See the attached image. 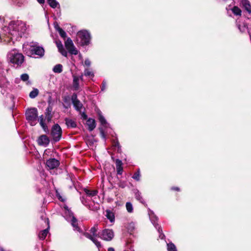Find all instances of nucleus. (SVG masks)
Returning a JSON list of instances; mask_svg holds the SVG:
<instances>
[{"label":"nucleus","mask_w":251,"mask_h":251,"mask_svg":"<svg viewBox=\"0 0 251 251\" xmlns=\"http://www.w3.org/2000/svg\"><path fill=\"white\" fill-rule=\"evenodd\" d=\"M98 230V225H95L90 229V233L84 232L83 235L88 239L91 240L94 244L99 249L101 247V243L98 240L97 237H99V234H97Z\"/></svg>","instance_id":"nucleus-3"},{"label":"nucleus","mask_w":251,"mask_h":251,"mask_svg":"<svg viewBox=\"0 0 251 251\" xmlns=\"http://www.w3.org/2000/svg\"><path fill=\"white\" fill-rule=\"evenodd\" d=\"M108 251H115V250L112 247H110L108 249Z\"/></svg>","instance_id":"nucleus-47"},{"label":"nucleus","mask_w":251,"mask_h":251,"mask_svg":"<svg viewBox=\"0 0 251 251\" xmlns=\"http://www.w3.org/2000/svg\"><path fill=\"white\" fill-rule=\"evenodd\" d=\"M8 57L10 62L17 66H21L24 61V55L22 53L16 52L15 51L10 52L8 55Z\"/></svg>","instance_id":"nucleus-5"},{"label":"nucleus","mask_w":251,"mask_h":251,"mask_svg":"<svg viewBox=\"0 0 251 251\" xmlns=\"http://www.w3.org/2000/svg\"><path fill=\"white\" fill-rule=\"evenodd\" d=\"M45 120L46 119H44V117L43 115L40 116L39 118L40 125L45 130H46V128H47V126H46V124L45 123Z\"/></svg>","instance_id":"nucleus-29"},{"label":"nucleus","mask_w":251,"mask_h":251,"mask_svg":"<svg viewBox=\"0 0 251 251\" xmlns=\"http://www.w3.org/2000/svg\"><path fill=\"white\" fill-rule=\"evenodd\" d=\"M26 119L32 126H35L37 123L38 111L36 108L28 109L25 112Z\"/></svg>","instance_id":"nucleus-4"},{"label":"nucleus","mask_w":251,"mask_h":251,"mask_svg":"<svg viewBox=\"0 0 251 251\" xmlns=\"http://www.w3.org/2000/svg\"><path fill=\"white\" fill-rule=\"evenodd\" d=\"M86 125L88 130L91 131L96 127V121L93 119L89 118L86 121Z\"/></svg>","instance_id":"nucleus-13"},{"label":"nucleus","mask_w":251,"mask_h":251,"mask_svg":"<svg viewBox=\"0 0 251 251\" xmlns=\"http://www.w3.org/2000/svg\"><path fill=\"white\" fill-rule=\"evenodd\" d=\"M71 224L72 226L74 227L75 230L79 231L80 228L77 225V221L76 219L74 217H73L71 219Z\"/></svg>","instance_id":"nucleus-23"},{"label":"nucleus","mask_w":251,"mask_h":251,"mask_svg":"<svg viewBox=\"0 0 251 251\" xmlns=\"http://www.w3.org/2000/svg\"><path fill=\"white\" fill-rule=\"evenodd\" d=\"M59 52L62 54V55H63L64 56H67V52L64 50V49H63V50H60Z\"/></svg>","instance_id":"nucleus-43"},{"label":"nucleus","mask_w":251,"mask_h":251,"mask_svg":"<svg viewBox=\"0 0 251 251\" xmlns=\"http://www.w3.org/2000/svg\"><path fill=\"white\" fill-rule=\"evenodd\" d=\"M232 11L235 15H241V10L237 6H234L232 9Z\"/></svg>","instance_id":"nucleus-33"},{"label":"nucleus","mask_w":251,"mask_h":251,"mask_svg":"<svg viewBox=\"0 0 251 251\" xmlns=\"http://www.w3.org/2000/svg\"><path fill=\"white\" fill-rule=\"evenodd\" d=\"M106 217H107V218L109 220V221L112 223L115 220V216H114V213L113 212H112L110 210H107L106 211V215H105Z\"/></svg>","instance_id":"nucleus-20"},{"label":"nucleus","mask_w":251,"mask_h":251,"mask_svg":"<svg viewBox=\"0 0 251 251\" xmlns=\"http://www.w3.org/2000/svg\"><path fill=\"white\" fill-rule=\"evenodd\" d=\"M73 86L75 90H78L79 88V78L78 76L73 75Z\"/></svg>","instance_id":"nucleus-16"},{"label":"nucleus","mask_w":251,"mask_h":251,"mask_svg":"<svg viewBox=\"0 0 251 251\" xmlns=\"http://www.w3.org/2000/svg\"><path fill=\"white\" fill-rule=\"evenodd\" d=\"M101 134L102 137L103 138H105V135H104V132L102 131H101Z\"/></svg>","instance_id":"nucleus-51"},{"label":"nucleus","mask_w":251,"mask_h":251,"mask_svg":"<svg viewBox=\"0 0 251 251\" xmlns=\"http://www.w3.org/2000/svg\"><path fill=\"white\" fill-rule=\"evenodd\" d=\"M52 110V107L50 105H49L47 108L46 109V111L45 113V117L46 119H47L48 122H50L52 118L51 112Z\"/></svg>","instance_id":"nucleus-17"},{"label":"nucleus","mask_w":251,"mask_h":251,"mask_svg":"<svg viewBox=\"0 0 251 251\" xmlns=\"http://www.w3.org/2000/svg\"><path fill=\"white\" fill-rule=\"evenodd\" d=\"M37 142L40 146L47 147L49 144L50 140L46 135H42L38 138Z\"/></svg>","instance_id":"nucleus-12"},{"label":"nucleus","mask_w":251,"mask_h":251,"mask_svg":"<svg viewBox=\"0 0 251 251\" xmlns=\"http://www.w3.org/2000/svg\"><path fill=\"white\" fill-rule=\"evenodd\" d=\"M62 130L58 124L54 125L51 129V135L55 142L58 141L61 137Z\"/></svg>","instance_id":"nucleus-8"},{"label":"nucleus","mask_w":251,"mask_h":251,"mask_svg":"<svg viewBox=\"0 0 251 251\" xmlns=\"http://www.w3.org/2000/svg\"><path fill=\"white\" fill-rule=\"evenodd\" d=\"M58 199L62 201H64V200H63L61 196H58Z\"/></svg>","instance_id":"nucleus-50"},{"label":"nucleus","mask_w":251,"mask_h":251,"mask_svg":"<svg viewBox=\"0 0 251 251\" xmlns=\"http://www.w3.org/2000/svg\"><path fill=\"white\" fill-rule=\"evenodd\" d=\"M59 161L55 158H50L47 160L46 166L49 169H53L59 165Z\"/></svg>","instance_id":"nucleus-11"},{"label":"nucleus","mask_w":251,"mask_h":251,"mask_svg":"<svg viewBox=\"0 0 251 251\" xmlns=\"http://www.w3.org/2000/svg\"><path fill=\"white\" fill-rule=\"evenodd\" d=\"M80 200H81V201L82 203V204H84V205H85V206L89 205V203L87 201V199L84 196H82L80 198Z\"/></svg>","instance_id":"nucleus-38"},{"label":"nucleus","mask_w":251,"mask_h":251,"mask_svg":"<svg viewBox=\"0 0 251 251\" xmlns=\"http://www.w3.org/2000/svg\"><path fill=\"white\" fill-rule=\"evenodd\" d=\"M81 117L83 119L85 120L87 119V116L85 113L83 112L81 114Z\"/></svg>","instance_id":"nucleus-45"},{"label":"nucleus","mask_w":251,"mask_h":251,"mask_svg":"<svg viewBox=\"0 0 251 251\" xmlns=\"http://www.w3.org/2000/svg\"><path fill=\"white\" fill-rule=\"evenodd\" d=\"M56 30L59 32L60 36L63 38H66V32L58 25L55 26Z\"/></svg>","instance_id":"nucleus-26"},{"label":"nucleus","mask_w":251,"mask_h":251,"mask_svg":"<svg viewBox=\"0 0 251 251\" xmlns=\"http://www.w3.org/2000/svg\"><path fill=\"white\" fill-rule=\"evenodd\" d=\"M26 29L25 24L21 21H11L8 25V33L12 39L18 40L21 38Z\"/></svg>","instance_id":"nucleus-1"},{"label":"nucleus","mask_w":251,"mask_h":251,"mask_svg":"<svg viewBox=\"0 0 251 251\" xmlns=\"http://www.w3.org/2000/svg\"><path fill=\"white\" fill-rule=\"evenodd\" d=\"M126 210L128 212L131 213L133 212V206L131 202H127L126 203Z\"/></svg>","instance_id":"nucleus-36"},{"label":"nucleus","mask_w":251,"mask_h":251,"mask_svg":"<svg viewBox=\"0 0 251 251\" xmlns=\"http://www.w3.org/2000/svg\"><path fill=\"white\" fill-rule=\"evenodd\" d=\"M106 83L105 81H103L102 83V86L101 88V91H104L106 88Z\"/></svg>","instance_id":"nucleus-44"},{"label":"nucleus","mask_w":251,"mask_h":251,"mask_svg":"<svg viewBox=\"0 0 251 251\" xmlns=\"http://www.w3.org/2000/svg\"><path fill=\"white\" fill-rule=\"evenodd\" d=\"M68 50L72 54L76 55L78 53V50L74 46Z\"/></svg>","instance_id":"nucleus-37"},{"label":"nucleus","mask_w":251,"mask_h":251,"mask_svg":"<svg viewBox=\"0 0 251 251\" xmlns=\"http://www.w3.org/2000/svg\"><path fill=\"white\" fill-rule=\"evenodd\" d=\"M37 1L40 3H44V2H45V0H37Z\"/></svg>","instance_id":"nucleus-48"},{"label":"nucleus","mask_w":251,"mask_h":251,"mask_svg":"<svg viewBox=\"0 0 251 251\" xmlns=\"http://www.w3.org/2000/svg\"><path fill=\"white\" fill-rule=\"evenodd\" d=\"M99 120L101 125H104L106 124V121L104 117L101 115L100 112H99Z\"/></svg>","instance_id":"nucleus-34"},{"label":"nucleus","mask_w":251,"mask_h":251,"mask_svg":"<svg viewBox=\"0 0 251 251\" xmlns=\"http://www.w3.org/2000/svg\"><path fill=\"white\" fill-rule=\"evenodd\" d=\"M84 64L86 66H90L91 65V61L89 59H86L84 61Z\"/></svg>","instance_id":"nucleus-42"},{"label":"nucleus","mask_w":251,"mask_h":251,"mask_svg":"<svg viewBox=\"0 0 251 251\" xmlns=\"http://www.w3.org/2000/svg\"><path fill=\"white\" fill-rule=\"evenodd\" d=\"M84 75L86 76L93 77L94 76V73L89 69H85L84 72Z\"/></svg>","instance_id":"nucleus-30"},{"label":"nucleus","mask_w":251,"mask_h":251,"mask_svg":"<svg viewBox=\"0 0 251 251\" xmlns=\"http://www.w3.org/2000/svg\"><path fill=\"white\" fill-rule=\"evenodd\" d=\"M99 237L104 241H110L114 237V233L112 229H104L99 233Z\"/></svg>","instance_id":"nucleus-7"},{"label":"nucleus","mask_w":251,"mask_h":251,"mask_svg":"<svg viewBox=\"0 0 251 251\" xmlns=\"http://www.w3.org/2000/svg\"><path fill=\"white\" fill-rule=\"evenodd\" d=\"M63 105V107L66 109H68L71 107V103L69 97H65L64 98Z\"/></svg>","instance_id":"nucleus-22"},{"label":"nucleus","mask_w":251,"mask_h":251,"mask_svg":"<svg viewBox=\"0 0 251 251\" xmlns=\"http://www.w3.org/2000/svg\"><path fill=\"white\" fill-rule=\"evenodd\" d=\"M66 124L68 127L75 128L76 126V122L69 118H66L65 119Z\"/></svg>","instance_id":"nucleus-18"},{"label":"nucleus","mask_w":251,"mask_h":251,"mask_svg":"<svg viewBox=\"0 0 251 251\" xmlns=\"http://www.w3.org/2000/svg\"><path fill=\"white\" fill-rule=\"evenodd\" d=\"M52 70L55 73H61L63 71V66L61 64H57L54 66Z\"/></svg>","instance_id":"nucleus-24"},{"label":"nucleus","mask_w":251,"mask_h":251,"mask_svg":"<svg viewBox=\"0 0 251 251\" xmlns=\"http://www.w3.org/2000/svg\"><path fill=\"white\" fill-rule=\"evenodd\" d=\"M72 100L75 108L76 110L81 112L82 108V104L77 99V95L76 94H74L72 97Z\"/></svg>","instance_id":"nucleus-10"},{"label":"nucleus","mask_w":251,"mask_h":251,"mask_svg":"<svg viewBox=\"0 0 251 251\" xmlns=\"http://www.w3.org/2000/svg\"><path fill=\"white\" fill-rule=\"evenodd\" d=\"M149 216L151 223L154 225L155 227L158 230V231L160 234L159 238L161 239H163L165 237V235L162 233V230L160 226L156 223V221H157V218L154 216V214L152 213V212L149 214Z\"/></svg>","instance_id":"nucleus-9"},{"label":"nucleus","mask_w":251,"mask_h":251,"mask_svg":"<svg viewBox=\"0 0 251 251\" xmlns=\"http://www.w3.org/2000/svg\"><path fill=\"white\" fill-rule=\"evenodd\" d=\"M132 178L136 181L140 180V173L139 169H138L137 171L134 174L133 176H132Z\"/></svg>","instance_id":"nucleus-35"},{"label":"nucleus","mask_w":251,"mask_h":251,"mask_svg":"<svg viewBox=\"0 0 251 251\" xmlns=\"http://www.w3.org/2000/svg\"><path fill=\"white\" fill-rule=\"evenodd\" d=\"M118 186L122 188H124L126 186V182L125 181L120 180L118 183Z\"/></svg>","instance_id":"nucleus-40"},{"label":"nucleus","mask_w":251,"mask_h":251,"mask_svg":"<svg viewBox=\"0 0 251 251\" xmlns=\"http://www.w3.org/2000/svg\"><path fill=\"white\" fill-rule=\"evenodd\" d=\"M116 170L117 174L121 175L123 172V163L122 161L119 159H116L115 160Z\"/></svg>","instance_id":"nucleus-14"},{"label":"nucleus","mask_w":251,"mask_h":251,"mask_svg":"<svg viewBox=\"0 0 251 251\" xmlns=\"http://www.w3.org/2000/svg\"><path fill=\"white\" fill-rule=\"evenodd\" d=\"M56 45L59 51H60V50H63V49H64L63 45L62 44L61 42H57Z\"/></svg>","instance_id":"nucleus-41"},{"label":"nucleus","mask_w":251,"mask_h":251,"mask_svg":"<svg viewBox=\"0 0 251 251\" xmlns=\"http://www.w3.org/2000/svg\"><path fill=\"white\" fill-rule=\"evenodd\" d=\"M21 78L23 81H25L28 79L29 76L27 74H24L21 75Z\"/></svg>","instance_id":"nucleus-39"},{"label":"nucleus","mask_w":251,"mask_h":251,"mask_svg":"<svg viewBox=\"0 0 251 251\" xmlns=\"http://www.w3.org/2000/svg\"><path fill=\"white\" fill-rule=\"evenodd\" d=\"M244 30H243L242 31H245V29L246 28V27L245 26V27H244Z\"/></svg>","instance_id":"nucleus-53"},{"label":"nucleus","mask_w":251,"mask_h":251,"mask_svg":"<svg viewBox=\"0 0 251 251\" xmlns=\"http://www.w3.org/2000/svg\"><path fill=\"white\" fill-rule=\"evenodd\" d=\"M0 251H4V250L3 249H0Z\"/></svg>","instance_id":"nucleus-52"},{"label":"nucleus","mask_w":251,"mask_h":251,"mask_svg":"<svg viewBox=\"0 0 251 251\" xmlns=\"http://www.w3.org/2000/svg\"><path fill=\"white\" fill-rule=\"evenodd\" d=\"M65 46L67 50L71 49L74 45L72 40L70 38H68L65 43Z\"/></svg>","instance_id":"nucleus-25"},{"label":"nucleus","mask_w":251,"mask_h":251,"mask_svg":"<svg viewBox=\"0 0 251 251\" xmlns=\"http://www.w3.org/2000/svg\"><path fill=\"white\" fill-rule=\"evenodd\" d=\"M84 191L85 192L87 196L89 197H93L94 196H96L97 195L98 193V191L97 190H91L86 188L84 189Z\"/></svg>","instance_id":"nucleus-19"},{"label":"nucleus","mask_w":251,"mask_h":251,"mask_svg":"<svg viewBox=\"0 0 251 251\" xmlns=\"http://www.w3.org/2000/svg\"><path fill=\"white\" fill-rule=\"evenodd\" d=\"M79 78V79H80L81 80H83V75H81L80 76H78Z\"/></svg>","instance_id":"nucleus-49"},{"label":"nucleus","mask_w":251,"mask_h":251,"mask_svg":"<svg viewBox=\"0 0 251 251\" xmlns=\"http://www.w3.org/2000/svg\"><path fill=\"white\" fill-rule=\"evenodd\" d=\"M48 3L53 8H55L59 5V3L56 0H48Z\"/></svg>","instance_id":"nucleus-27"},{"label":"nucleus","mask_w":251,"mask_h":251,"mask_svg":"<svg viewBox=\"0 0 251 251\" xmlns=\"http://www.w3.org/2000/svg\"><path fill=\"white\" fill-rule=\"evenodd\" d=\"M23 49L24 52L28 56L36 55L42 57L45 53L44 48L38 46L37 42L25 43L23 44Z\"/></svg>","instance_id":"nucleus-2"},{"label":"nucleus","mask_w":251,"mask_h":251,"mask_svg":"<svg viewBox=\"0 0 251 251\" xmlns=\"http://www.w3.org/2000/svg\"><path fill=\"white\" fill-rule=\"evenodd\" d=\"M242 4L245 7V9L249 13H251V5L249 1L247 0H243Z\"/></svg>","instance_id":"nucleus-21"},{"label":"nucleus","mask_w":251,"mask_h":251,"mask_svg":"<svg viewBox=\"0 0 251 251\" xmlns=\"http://www.w3.org/2000/svg\"><path fill=\"white\" fill-rule=\"evenodd\" d=\"M46 221L47 222V224L48 225V227L47 229H45L40 232V233L39 234V238L41 240H44L46 236H47V234L49 232V219H46Z\"/></svg>","instance_id":"nucleus-15"},{"label":"nucleus","mask_w":251,"mask_h":251,"mask_svg":"<svg viewBox=\"0 0 251 251\" xmlns=\"http://www.w3.org/2000/svg\"><path fill=\"white\" fill-rule=\"evenodd\" d=\"M168 251H177L176 246L172 243H170L167 244Z\"/></svg>","instance_id":"nucleus-32"},{"label":"nucleus","mask_w":251,"mask_h":251,"mask_svg":"<svg viewBox=\"0 0 251 251\" xmlns=\"http://www.w3.org/2000/svg\"><path fill=\"white\" fill-rule=\"evenodd\" d=\"M171 189L178 191H179V188L178 187H172Z\"/></svg>","instance_id":"nucleus-46"},{"label":"nucleus","mask_w":251,"mask_h":251,"mask_svg":"<svg viewBox=\"0 0 251 251\" xmlns=\"http://www.w3.org/2000/svg\"><path fill=\"white\" fill-rule=\"evenodd\" d=\"M135 196L138 201L143 204L144 203V201L141 196V194L138 190H136V192L135 193Z\"/></svg>","instance_id":"nucleus-31"},{"label":"nucleus","mask_w":251,"mask_h":251,"mask_svg":"<svg viewBox=\"0 0 251 251\" xmlns=\"http://www.w3.org/2000/svg\"><path fill=\"white\" fill-rule=\"evenodd\" d=\"M77 40H80V44L81 46L88 45L90 41V33L86 30H81L77 32Z\"/></svg>","instance_id":"nucleus-6"},{"label":"nucleus","mask_w":251,"mask_h":251,"mask_svg":"<svg viewBox=\"0 0 251 251\" xmlns=\"http://www.w3.org/2000/svg\"><path fill=\"white\" fill-rule=\"evenodd\" d=\"M39 94V90L37 88H34L29 93V97L31 99L36 98Z\"/></svg>","instance_id":"nucleus-28"}]
</instances>
